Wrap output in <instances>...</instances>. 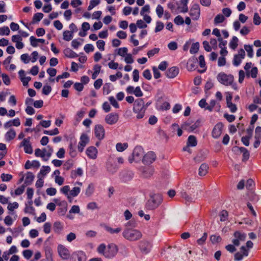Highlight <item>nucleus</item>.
Here are the masks:
<instances>
[{"instance_id": "2f4dec72", "label": "nucleus", "mask_w": 261, "mask_h": 261, "mask_svg": "<svg viewBox=\"0 0 261 261\" xmlns=\"http://www.w3.org/2000/svg\"><path fill=\"white\" fill-rule=\"evenodd\" d=\"M180 195L182 198L185 199L186 202L190 203V202H193L194 200V198L193 197H192L191 196L189 195L187 193L186 191L184 190H182L180 191Z\"/></svg>"}, {"instance_id": "4c0bfd02", "label": "nucleus", "mask_w": 261, "mask_h": 261, "mask_svg": "<svg viewBox=\"0 0 261 261\" xmlns=\"http://www.w3.org/2000/svg\"><path fill=\"white\" fill-rule=\"evenodd\" d=\"M63 39L66 41H70L73 37V33L69 31L66 30L63 33Z\"/></svg>"}, {"instance_id": "e2e57ef3", "label": "nucleus", "mask_w": 261, "mask_h": 261, "mask_svg": "<svg viewBox=\"0 0 261 261\" xmlns=\"http://www.w3.org/2000/svg\"><path fill=\"white\" fill-rule=\"evenodd\" d=\"M127 48L125 47L119 48L118 50V55L124 57L127 54Z\"/></svg>"}, {"instance_id": "c756f323", "label": "nucleus", "mask_w": 261, "mask_h": 261, "mask_svg": "<svg viewBox=\"0 0 261 261\" xmlns=\"http://www.w3.org/2000/svg\"><path fill=\"white\" fill-rule=\"evenodd\" d=\"M34 179V174L31 172H28L24 176V184L28 186L32 184Z\"/></svg>"}, {"instance_id": "37998d69", "label": "nucleus", "mask_w": 261, "mask_h": 261, "mask_svg": "<svg viewBox=\"0 0 261 261\" xmlns=\"http://www.w3.org/2000/svg\"><path fill=\"white\" fill-rule=\"evenodd\" d=\"M75 145L76 143L73 144L72 142L70 143L69 148V154L72 157H75L76 155V151L75 150Z\"/></svg>"}, {"instance_id": "aec40b11", "label": "nucleus", "mask_w": 261, "mask_h": 261, "mask_svg": "<svg viewBox=\"0 0 261 261\" xmlns=\"http://www.w3.org/2000/svg\"><path fill=\"white\" fill-rule=\"evenodd\" d=\"M220 221L221 225H227L230 222V218L229 217L228 213L225 210H223L219 214Z\"/></svg>"}, {"instance_id": "a211bd4d", "label": "nucleus", "mask_w": 261, "mask_h": 261, "mask_svg": "<svg viewBox=\"0 0 261 261\" xmlns=\"http://www.w3.org/2000/svg\"><path fill=\"white\" fill-rule=\"evenodd\" d=\"M119 120V115L116 113H112L105 117L106 122L109 125H113L116 123Z\"/></svg>"}, {"instance_id": "1a4fd4ad", "label": "nucleus", "mask_w": 261, "mask_h": 261, "mask_svg": "<svg viewBox=\"0 0 261 261\" xmlns=\"http://www.w3.org/2000/svg\"><path fill=\"white\" fill-rule=\"evenodd\" d=\"M200 125V121L197 120L195 122H191L190 121H187L184 122L181 125V128L185 130H187L189 132H192L195 130L196 128L199 127Z\"/></svg>"}, {"instance_id": "09e8293b", "label": "nucleus", "mask_w": 261, "mask_h": 261, "mask_svg": "<svg viewBox=\"0 0 261 261\" xmlns=\"http://www.w3.org/2000/svg\"><path fill=\"white\" fill-rule=\"evenodd\" d=\"M43 14L42 13H35L33 17L32 23H35L40 21L43 18Z\"/></svg>"}, {"instance_id": "2eb2a0df", "label": "nucleus", "mask_w": 261, "mask_h": 261, "mask_svg": "<svg viewBox=\"0 0 261 261\" xmlns=\"http://www.w3.org/2000/svg\"><path fill=\"white\" fill-rule=\"evenodd\" d=\"M95 136L99 140H102L105 137V130L104 127L100 124H97L95 126L94 129Z\"/></svg>"}, {"instance_id": "dca6fc26", "label": "nucleus", "mask_w": 261, "mask_h": 261, "mask_svg": "<svg viewBox=\"0 0 261 261\" xmlns=\"http://www.w3.org/2000/svg\"><path fill=\"white\" fill-rule=\"evenodd\" d=\"M245 52L243 49H241L238 51V54L234 56L233 60V64L235 66H238L242 62V60L245 58Z\"/></svg>"}, {"instance_id": "de8ad7c7", "label": "nucleus", "mask_w": 261, "mask_h": 261, "mask_svg": "<svg viewBox=\"0 0 261 261\" xmlns=\"http://www.w3.org/2000/svg\"><path fill=\"white\" fill-rule=\"evenodd\" d=\"M101 69V66L98 65H94L93 67L94 72L93 73L92 75V79H95L98 74L99 73Z\"/></svg>"}, {"instance_id": "7ed1b4c3", "label": "nucleus", "mask_w": 261, "mask_h": 261, "mask_svg": "<svg viewBox=\"0 0 261 261\" xmlns=\"http://www.w3.org/2000/svg\"><path fill=\"white\" fill-rule=\"evenodd\" d=\"M217 79L221 84L226 86H231L235 90H238V86L234 82V77L231 74H227L224 72H220L217 76Z\"/></svg>"}, {"instance_id": "c03bdc74", "label": "nucleus", "mask_w": 261, "mask_h": 261, "mask_svg": "<svg viewBox=\"0 0 261 261\" xmlns=\"http://www.w3.org/2000/svg\"><path fill=\"white\" fill-rule=\"evenodd\" d=\"M61 192L67 196V199L70 200L69 192L70 187L68 185L64 186L60 189Z\"/></svg>"}, {"instance_id": "0e129e2a", "label": "nucleus", "mask_w": 261, "mask_h": 261, "mask_svg": "<svg viewBox=\"0 0 261 261\" xmlns=\"http://www.w3.org/2000/svg\"><path fill=\"white\" fill-rule=\"evenodd\" d=\"M174 22L176 25H180L184 23V20L180 15H178L175 17Z\"/></svg>"}, {"instance_id": "49530a36", "label": "nucleus", "mask_w": 261, "mask_h": 261, "mask_svg": "<svg viewBox=\"0 0 261 261\" xmlns=\"http://www.w3.org/2000/svg\"><path fill=\"white\" fill-rule=\"evenodd\" d=\"M199 48V44L198 42L194 43L192 44L191 48L190 49V53L191 54H194L197 53Z\"/></svg>"}, {"instance_id": "ddd939ff", "label": "nucleus", "mask_w": 261, "mask_h": 261, "mask_svg": "<svg viewBox=\"0 0 261 261\" xmlns=\"http://www.w3.org/2000/svg\"><path fill=\"white\" fill-rule=\"evenodd\" d=\"M89 142V138L88 135L86 134H83L80 137V142L77 146V149L79 152H82L83 151L85 147Z\"/></svg>"}, {"instance_id": "680f3d73", "label": "nucleus", "mask_w": 261, "mask_h": 261, "mask_svg": "<svg viewBox=\"0 0 261 261\" xmlns=\"http://www.w3.org/2000/svg\"><path fill=\"white\" fill-rule=\"evenodd\" d=\"M1 177L3 181L8 182L10 181L12 179V175L9 174L2 173L1 175Z\"/></svg>"}, {"instance_id": "4d7b16f0", "label": "nucleus", "mask_w": 261, "mask_h": 261, "mask_svg": "<svg viewBox=\"0 0 261 261\" xmlns=\"http://www.w3.org/2000/svg\"><path fill=\"white\" fill-rule=\"evenodd\" d=\"M51 87L49 85L47 84L45 85L42 90V94L45 95H48L51 92Z\"/></svg>"}, {"instance_id": "4be33fe9", "label": "nucleus", "mask_w": 261, "mask_h": 261, "mask_svg": "<svg viewBox=\"0 0 261 261\" xmlns=\"http://www.w3.org/2000/svg\"><path fill=\"white\" fill-rule=\"evenodd\" d=\"M223 128L222 123H218L214 127L212 131V136L214 138L217 139L221 135Z\"/></svg>"}, {"instance_id": "79ce46f5", "label": "nucleus", "mask_w": 261, "mask_h": 261, "mask_svg": "<svg viewBox=\"0 0 261 261\" xmlns=\"http://www.w3.org/2000/svg\"><path fill=\"white\" fill-rule=\"evenodd\" d=\"M257 71L258 70L257 67H253L250 70H249L248 72H247L246 75L247 77L251 76L252 78H255L257 76Z\"/></svg>"}, {"instance_id": "13d9d810", "label": "nucleus", "mask_w": 261, "mask_h": 261, "mask_svg": "<svg viewBox=\"0 0 261 261\" xmlns=\"http://www.w3.org/2000/svg\"><path fill=\"white\" fill-rule=\"evenodd\" d=\"M164 23L160 21H157L156 22V25H155V28L154 29V32L155 33L160 32L164 29Z\"/></svg>"}, {"instance_id": "9d476101", "label": "nucleus", "mask_w": 261, "mask_h": 261, "mask_svg": "<svg viewBox=\"0 0 261 261\" xmlns=\"http://www.w3.org/2000/svg\"><path fill=\"white\" fill-rule=\"evenodd\" d=\"M233 236L234 238L232 240V242L236 246H239L240 242L244 241L246 238V234L240 231H235Z\"/></svg>"}, {"instance_id": "b1692460", "label": "nucleus", "mask_w": 261, "mask_h": 261, "mask_svg": "<svg viewBox=\"0 0 261 261\" xmlns=\"http://www.w3.org/2000/svg\"><path fill=\"white\" fill-rule=\"evenodd\" d=\"M143 154V149L140 146L136 147L133 152L134 160L138 161L141 159Z\"/></svg>"}, {"instance_id": "ea45409f", "label": "nucleus", "mask_w": 261, "mask_h": 261, "mask_svg": "<svg viewBox=\"0 0 261 261\" xmlns=\"http://www.w3.org/2000/svg\"><path fill=\"white\" fill-rule=\"evenodd\" d=\"M196 60L195 59H190L187 62V67L188 70L192 71L195 69Z\"/></svg>"}, {"instance_id": "c85d7f7f", "label": "nucleus", "mask_w": 261, "mask_h": 261, "mask_svg": "<svg viewBox=\"0 0 261 261\" xmlns=\"http://www.w3.org/2000/svg\"><path fill=\"white\" fill-rule=\"evenodd\" d=\"M63 53L65 56L69 58H75L78 57V55L69 48H65Z\"/></svg>"}, {"instance_id": "58836bf2", "label": "nucleus", "mask_w": 261, "mask_h": 261, "mask_svg": "<svg viewBox=\"0 0 261 261\" xmlns=\"http://www.w3.org/2000/svg\"><path fill=\"white\" fill-rule=\"evenodd\" d=\"M240 151L243 153V161H246L249 158V152L247 149L244 147H241L239 148Z\"/></svg>"}, {"instance_id": "a18cd8bd", "label": "nucleus", "mask_w": 261, "mask_h": 261, "mask_svg": "<svg viewBox=\"0 0 261 261\" xmlns=\"http://www.w3.org/2000/svg\"><path fill=\"white\" fill-rule=\"evenodd\" d=\"M94 190V186L92 183L90 184L85 191V195L87 196H91Z\"/></svg>"}, {"instance_id": "423d86ee", "label": "nucleus", "mask_w": 261, "mask_h": 261, "mask_svg": "<svg viewBox=\"0 0 261 261\" xmlns=\"http://www.w3.org/2000/svg\"><path fill=\"white\" fill-rule=\"evenodd\" d=\"M53 152V149L50 146H47L46 148L43 149L37 148L35 150V155L37 157H40L43 161H47L51 156Z\"/></svg>"}, {"instance_id": "473e14b6", "label": "nucleus", "mask_w": 261, "mask_h": 261, "mask_svg": "<svg viewBox=\"0 0 261 261\" xmlns=\"http://www.w3.org/2000/svg\"><path fill=\"white\" fill-rule=\"evenodd\" d=\"M208 166L207 164L203 163L201 165L199 168L198 174L201 176H204L207 172Z\"/></svg>"}, {"instance_id": "9b49d317", "label": "nucleus", "mask_w": 261, "mask_h": 261, "mask_svg": "<svg viewBox=\"0 0 261 261\" xmlns=\"http://www.w3.org/2000/svg\"><path fill=\"white\" fill-rule=\"evenodd\" d=\"M75 186L69 192L70 200L71 201L72 198L76 197L81 192V187L82 186L83 184L80 181H76L74 184Z\"/></svg>"}, {"instance_id": "f257e3e1", "label": "nucleus", "mask_w": 261, "mask_h": 261, "mask_svg": "<svg viewBox=\"0 0 261 261\" xmlns=\"http://www.w3.org/2000/svg\"><path fill=\"white\" fill-rule=\"evenodd\" d=\"M97 252L107 258H112L117 254L118 248L114 243L109 244L106 245L105 243H101L98 245L96 249Z\"/></svg>"}, {"instance_id": "cd10ccee", "label": "nucleus", "mask_w": 261, "mask_h": 261, "mask_svg": "<svg viewBox=\"0 0 261 261\" xmlns=\"http://www.w3.org/2000/svg\"><path fill=\"white\" fill-rule=\"evenodd\" d=\"M10 214L13 216V218L12 217V216H7L4 219V223L8 226L12 225L14 221L16 220L17 217V216L15 213L12 212Z\"/></svg>"}, {"instance_id": "338daca9", "label": "nucleus", "mask_w": 261, "mask_h": 261, "mask_svg": "<svg viewBox=\"0 0 261 261\" xmlns=\"http://www.w3.org/2000/svg\"><path fill=\"white\" fill-rule=\"evenodd\" d=\"M111 84L106 83L103 87V93L105 95L109 94L111 92Z\"/></svg>"}, {"instance_id": "8fccbe9b", "label": "nucleus", "mask_w": 261, "mask_h": 261, "mask_svg": "<svg viewBox=\"0 0 261 261\" xmlns=\"http://www.w3.org/2000/svg\"><path fill=\"white\" fill-rule=\"evenodd\" d=\"M85 114V110L84 108L81 109L80 110L77 112L75 115V119L77 121H81L82 118L84 116Z\"/></svg>"}, {"instance_id": "6e6552de", "label": "nucleus", "mask_w": 261, "mask_h": 261, "mask_svg": "<svg viewBox=\"0 0 261 261\" xmlns=\"http://www.w3.org/2000/svg\"><path fill=\"white\" fill-rule=\"evenodd\" d=\"M189 15L193 20H197L200 15V6L198 4H193L190 9Z\"/></svg>"}, {"instance_id": "f8f14e48", "label": "nucleus", "mask_w": 261, "mask_h": 261, "mask_svg": "<svg viewBox=\"0 0 261 261\" xmlns=\"http://www.w3.org/2000/svg\"><path fill=\"white\" fill-rule=\"evenodd\" d=\"M86 255L82 251H77L73 252L70 257V261H86Z\"/></svg>"}, {"instance_id": "e433bc0d", "label": "nucleus", "mask_w": 261, "mask_h": 261, "mask_svg": "<svg viewBox=\"0 0 261 261\" xmlns=\"http://www.w3.org/2000/svg\"><path fill=\"white\" fill-rule=\"evenodd\" d=\"M238 38L236 36H233L230 41L229 46L232 49H235L238 45Z\"/></svg>"}, {"instance_id": "603ef678", "label": "nucleus", "mask_w": 261, "mask_h": 261, "mask_svg": "<svg viewBox=\"0 0 261 261\" xmlns=\"http://www.w3.org/2000/svg\"><path fill=\"white\" fill-rule=\"evenodd\" d=\"M244 48L247 53L248 56L250 58H252L253 56L252 46L250 45H245Z\"/></svg>"}, {"instance_id": "a878e982", "label": "nucleus", "mask_w": 261, "mask_h": 261, "mask_svg": "<svg viewBox=\"0 0 261 261\" xmlns=\"http://www.w3.org/2000/svg\"><path fill=\"white\" fill-rule=\"evenodd\" d=\"M179 73L177 67L173 66L170 68L166 72V76L170 79H173Z\"/></svg>"}, {"instance_id": "c9c22d12", "label": "nucleus", "mask_w": 261, "mask_h": 261, "mask_svg": "<svg viewBox=\"0 0 261 261\" xmlns=\"http://www.w3.org/2000/svg\"><path fill=\"white\" fill-rule=\"evenodd\" d=\"M128 146L127 143H118L116 145V149L118 152H122L127 148Z\"/></svg>"}, {"instance_id": "6e6d98bb", "label": "nucleus", "mask_w": 261, "mask_h": 261, "mask_svg": "<svg viewBox=\"0 0 261 261\" xmlns=\"http://www.w3.org/2000/svg\"><path fill=\"white\" fill-rule=\"evenodd\" d=\"M45 255L47 259L51 258L53 255V250L50 247L46 246L44 248Z\"/></svg>"}, {"instance_id": "3c124183", "label": "nucleus", "mask_w": 261, "mask_h": 261, "mask_svg": "<svg viewBox=\"0 0 261 261\" xmlns=\"http://www.w3.org/2000/svg\"><path fill=\"white\" fill-rule=\"evenodd\" d=\"M164 8L161 5H158L155 9V12L159 18L162 17L164 14Z\"/></svg>"}, {"instance_id": "393cba45", "label": "nucleus", "mask_w": 261, "mask_h": 261, "mask_svg": "<svg viewBox=\"0 0 261 261\" xmlns=\"http://www.w3.org/2000/svg\"><path fill=\"white\" fill-rule=\"evenodd\" d=\"M134 176V173L132 171H124L121 173L120 178L123 182L130 181Z\"/></svg>"}, {"instance_id": "412c9836", "label": "nucleus", "mask_w": 261, "mask_h": 261, "mask_svg": "<svg viewBox=\"0 0 261 261\" xmlns=\"http://www.w3.org/2000/svg\"><path fill=\"white\" fill-rule=\"evenodd\" d=\"M139 248L143 253L147 254L150 251L151 245L148 241H142L139 243Z\"/></svg>"}, {"instance_id": "774afa93", "label": "nucleus", "mask_w": 261, "mask_h": 261, "mask_svg": "<svg viewBox=\"0 0 261 261\" xmlns=\"http://www.w3.org/2000/svg\"><path fill=\"white\" fill-rule=\"evenodd\" d=\"M97 48L101 51L105 50V42L102 40H99L96 42Z\"/></svg>"}, {"instance_id": "39448f33", "label": "nucleus", "mask_w": 261, "mask_h": 261, "mask_svg": "<svg viewBox=\"0 0 261 261\" xmlns=\"http://www.w3.org/2000/svg\"><path fill=\"white\" fill-rule=\"evenodd\" d=\"M123 237L130 241H135L142 237V233L138 229H123Z\"/></svg>"}, {"instance_id": "72a5a7b5", "label": "nucleus", "mask_w": 261, "mask_h": 261, "mask_svg": "<svg viewBox=\"0 0 261 261\" xmlns=\"http://www.w3.org/2000/svg\"><path fill=\"white\" fill-rule=\"evenodd\" d=\"M188 146L195 147L197 144V140L194 136L191 135L189 136L187 143Z\"/></svg>"}, {"instance_id": "5701e85b", "label": "nucleus", "mask_w": 261, "mask_h": 261, "mask_svg": "<svg viewBox=\"0 0 261 261\" xmlns=\"http://www.w3.org/2000/svg\"><path fill=\"white\" fill-rule=\"evenodd\" d=\"M98 151L97 148L94 146L88 147L86 151V153L88 157L90 159L95 160L97 158Z\"/></svg>"}, {"instance_id": "7c9ffc66", "label": "nucleus", "mask_w": 261, "mask_h": 261, "mask_svg": "<svg viewBox=\"0 0 261 261\" xmlns=\"http://www.w3.org/2000/svg\"><path fill=\"white\" fill-rule=\"evenodd\" d=\"M153 172L154 170L151 167L143 168L142 170L143 175L146 178L150 177L153 174Z\"/></svg>"}, {"instance_id": "20e7f679", "label": "nucleus", "mask_w": 261, "mask_h": 261, "mask_svg": "<svg viewBox=\"0 0 261 261\" xmlns=\"http://www.w3.org/2000/svg\"><path fill=\"white\" fill-rule=\"evenodd\" d=\"M163 198L162 195L156 194L152 195L146 204V207L150 210H153L159 206L162 203Z\"/></svg>"}, {"instance_id": "052dcab7", "label": "nucleus", "mask_w": 261, "mask_h": 261, "mask_svg": "<svg viewBox=\"0 0 261 261\" xmlns=\"http://www.w3.org/2000/svg\"><path fill=\"white\" fill-rule=\"evenodd\" d=\"M10 31L8 27L5 26L2 28H0V35H9L10 34Z\"/></svg>"}, {"instance_id": "4468645a", "label": "nucleus", "mask_w": 261, "mask_h": 261, "mask_svg": "<svg viewBox=\"0 0 261 261\" xmlns=\"http://www.w3.org/2000/svg\"><path fill=\"white\" fill-rule=\"evenodd\" d=\"M21 147H23L25 153L32 154L33 152V148L30 143V138H24L20 144Z\"/></svg>"}, {"instance_id": "5fc2aeb1", "label": "nucleus", "mask_w": 261, "mask_h": 261, "mask_svg": "<svg viewBox=\"0 0 261 261\" xmlns=\"http://www.w3.org/2000/svg\"><path fill=\"white\" fill-rule=\"evenodd\" d=\"M33 252L31 250L27 249L22 251V255L27 259H29L33 255Z\"/></svg>"}, {"instance_id": "bf43d9fd", "label": "nucleus", "mask_w": 261, "mask_h": 261, "mask_svg": "<svg viewBox=\"0 0 261 261\" xmlns=\"http://www.w3.org/2000/svg\"><path fill=\"white\" fill-rule=\"evenodd\" d=\"M253 22L255 25H258L261 23V18L257 13H255L253 16Z\"/></svg>"}, {"instance_id": "f704fd0d", "label": "nucleus", "mask_w": 261, "mask_h": 261, "mask_svg": "<svg viewBox=\"0 0 261 261\" xmlns=\"http://www.w3.org/2000/svg\"><path fill=\"white\" fill-rule=\"evenodd\" d=\"M83 170L81 168H77L76 170L71 171V177L72 178H75L77 176H82L83 175Z\"/></svg>"}, {"instance_id": "bb28decb", "label": "nucleus", "mask_w": 261, "mask_h": 261, "mask_svg": "<svg viewBox=\"0 0 261 261\" xmlns=\"http://www.w3.org/2000/svg\"><path fill=\"white\" fill-rule=\"evenodd\" d=\"M16 136V133L14 128H10L5 135V139L7 142H10L13 140Z\"/></svg>"}, {"instance_id": "f03ea898", "label": "nucleus", "mask_w": 261, "mask_h": 261, "mask_svg": "<svg viewBox=\"0 0 261 261\" xmlns=\"http://www.w3.org/2000/svg\"><path fill=\"white\" fill-rule=\"evenodd\" d=\"M150 103L146 105L142 99L136 100L134 103L133 112L136 115V118L140 119L144 117L146 110Z\"/></svg>"}, {"instance_id": "6ab92c4d", "label": "nucleus", "mask_w": 261, "mask_h": 261, "mask_svg": "<svg viewBox=\"0 0 261 261\" xmlns=\"http://www.w3.org/2000/svg\"><path fill=\"white\" fill-rule=\"evenodd\" d=\"M240 250L241 252H238L234 255L236 261H241L243 259L244 256H247L249 254L248 250L244 246H242L240 248Z\"/></svg>"}, {"instance_id": "a19ab883", "label": "nucleus", "mask_w": 261, "mask_h": 261, "mask_svg": "<svg viewBox=\"0 0 261 261\" xmlns=\"http://www.w3.org/2000/svg\"><path fill=\"white\" fill-rule=\"evenodd\" d=\"M225 20V17L222 14H219L214 18V22L215 25L222 23Z\"/></svg>"}, {"instance_id": "f3484780", "label": "nucleus", "mask_w": 261, "mask_h": 261, "mask_svg": "<svg viewBox=\"0 0 261 261\" xmlns=\"http://www.w3.org/2000/svg\"><path fill=\"white\" fill-rule=\"evenodd\" d=\"M155 159V154L152 151H149L144 155L142 162L144 164L150 165L152 164Z\"/></svg>"}, {"instance_id": "864d4df0", "label": "nucleus", "mask_w": 261, "mask_h": 261, "mask_svg": "<svg viewBox=\"0 0 261 261\" xmlns=\"http://www.w3.org/2000/svg\"><path fill=\"white\" fill-rule=\"evenodd\" d=\"M50 171V168L48 166H43L42 168L40 169V172L39 173V175L41 174L42 175H45L47 173H48Z\"/></svg>"}, {"instance_id": "69168bd1", "label": "nucleus", "mask_w": 261, "mask_h": 261, "mask_svg": "<svg viewBox=\"0 0 261 261\" xmlns=\"http://www.w3.org/2000/svg\"><path fill=\"white\" fill-rule=\"evenodd\" d=\"M19 204L17 202H14L13 203H10L7 207L9 211L13 212L14 209H16L18 207Z\"/></svg>"}, {"instance_id": "0eeeda50", "label": "nucleus", "mask_w": 261, "mask_h": 261, "mask_svg": "<svg viewBox=\"0 0 261 261\" xmlns=\"http://www.w3.org/2000/svg\"><path fill=\"white\" fill-rule=\"evenodd\" d=\"M58 253L62 259L67 260L71 256L69 249L65 246L60 244L57 247Z\"/></svg>"}]
</instances>
